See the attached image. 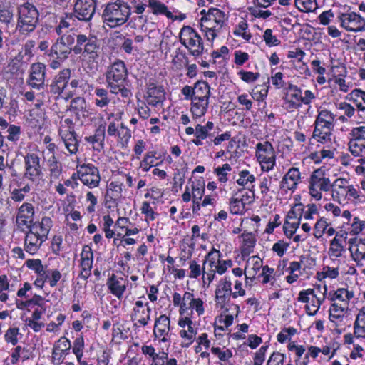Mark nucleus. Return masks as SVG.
Masks as SVG:
<instances>
[{"label":"nucleus","instance_id":"f257e3e1","mask_svg":"<svg viewBox=\"0 0 365 365\" xmlns=\"http://www.w3.org/2000/svg\"><path fill=\"white\" fill-rule=\"evenodd\" d=\"M76 55H81L87 68L92 70L94 64L98 63L100 57V45L96 36H87L85 34H78L76 38V45L73 47Z\"/></svg>","mask_w":365,"mask_h":365},{"label":"nucleus","instance_id":"f03ea898","mask_svg":"<svg viewBox=\"0 0 365 365\" xmlns=\"http://www.w3.org/2000/svg\"><path fill=\"white\" fill-rule=\"evenodd\" d=\"M52 227V220L44 217L41 222H35L26 233L24 238V250L34 255L39 250L43 242L47 240L48 235Z\"/></svg>","mask_w":365,"mask_h":365},{"label":"nucleus","instance_id":"7ed1b4c3","mask_svg":"<svg viewBox=\"0 0 365 365\" xmlns=\"http://www.w3.org/2000/svg\"><path fill=\"white\" fill-rule=\"evenodd\" d=\"M130 14L131 9L128 3L123 0H117L106 5L102 13V19L110 27H115L125 24Z\"/></svg>","mask_w":365,"mask_h":365},{"label":"nucleus","instance_id":"20e7f679","mask_svg":"<svg viewBox=\"0 0 365 365\" xmlns=\"http://www.w3.org/2000/svg\"><path fill=\"white\" fill-rule=\"evenodd\" d=\"M335 115L327 109L319 112L314 122L312 137L321 143H330L334 127Z\"/></svg>","mask_w":365,"mask_h":365},{"label":"nucleus","instance_id":"39448f33","mask_svg":"<svg viewBox=\"0 0 365 365\" xmlns=\"http://www.w3.org/2000/svg\"><path fill=\"white\" fill-rule=\"evenodd\" d=\"M39 14L35 6L24 3L18 7L16 30L21 34L33 32L38 22Z\"/></svg>","mask_w":365,"mask_h":365},{"label":"nucleus","instance_id":"423d86ee","mask_svg":"<svg viewBox=\"0 0 365 365\" xmlns=\"http://www.w3.org/2000/svg\"><path fill=\"white\" fill-rule=\"evenodd\" d=\"M200 21L201 29L205 32L207 39L213 41L224 26L225 14L218 9L211 8Z\"/></svg>","mask_w":365,"mask_h":365},{"label":"nucleus","instance_id":"0eeeda50","mask_svg":"<svg viewBox=\"0 0 365 365\" xmlns=\"http://www.w3.org/2000/svg\"><path fill=\"white\" fill-rule=\"evenodd\" d=\"M180 42L189 50L191 55L199 56L204 50L200 36L189 26H184L179 34Z\"/></svg>","mask_w":365,"mask_h":365},{"label":"nucleus","instance_id":"6e6552de","mask_svg":"<svg viewBox=\"0 0 365 365\" xmlns=\"http://www.w3.org/2000/svg\"><path fill=\"white\" fill-rule=\"evenodd\" d=\"M332 183L324 172L321 169L315 170L310 176L309 181V194L316 200L322 198V192L331 190Z\"/></svg>","mask_w":365,"mask_h":365},{"label":"nucleus","instance_id":"1a4fd4ad","mask_svg":"<svg viewBox=\"0 0 365 365\" xmlns=\"http://www.w3.org/2000/svg\"><path fill=\"white\" fill-rule=\"evenodd\" d=\"M74 42L75 37L73 35H63L51 46L48 55L53 58L65 61L73 51L71 46Z\"/></svg>","mask_w":365,"mask_h":365},{"label":"nucleus","instance_id":"9d476101","mask_svg":"<svg viewBox=\"0 0 365 365\" xmlns=\"http://www.w3.org/2000/svg\"><path fill=\"white\" fill-rule=\"evenodd\" d=\"M58 133L69 153L71 155L77 153L79 142L76 138L73 120L70 118L64 119L61 123Z\"/></svg>","mask_w":365,"mask_h":365},{"label":"nucleus","instance_id":"9b49d317","mask_svg":"<svg viewBox=\"0 0 365 365\" xmlns=\"http://www.w3.org/2000/svg\"><path fill=\"white\" fill-rule=\"evenodd\" d=\"M128 76V71L125 63L117 60L108 66L105 73L106 83L108 88L118 86L125 83Z\"/></svg>","mask_w":365,"mask_h":365},{"label":"nucleus","instance_id":"f8f14e48","mask_svg":"<svg viewBox=\"0 0 365 365\" xmlns=\"http://www.w3.org/2000/svg\"><path fill=\"white\" fill-rule=\"evenodd\" d=\"M78 178L89 188H95L99 185L101 176L97 167L91 163H83L77 165Z\"/></svg>","mask_w":365,"mask_h":365},{"label":"nucleus","instance_id":"ddd939ff","mask_svg":"<svg viewBox=\"0 0 365 365\" xmlns=\"http://www.w3.org/2000/svg\"><path fill=\"white\" fill-rule=\"evenodd\" d=\"M256 157L262 170L269 171L275 165V153L272 145L266 141L256 145Z\"/></svg>","mask_w":365,"mask_h":365},{"label":"nucleus","instance_id":"4468645a","mask_svg":"<svg viewBox=\"0 0 365 365\" xmlns=\"http://www.w3.org/2000/svg\"><path fill=\"white\" fill-rule=\"evenodd\" d=\"M24 178L31 181L38 182L43 175L41 159L36 153H28L24 158Z\"/></svg>","mask_w":365,"mask_h":365},{"label":"nucleus","instance_id":"2eb2a0df","mask_svg":"<svg viewBox=\"0 0 365 365\" xmlns=\"http://www.w3.org/2000/svg\"><path fill=\"white\" fill-rule=\"evenodd\" d=\"M349 135L351 138L348 145L350 153L356 157L365 155V125L353 128Z\"/></svg>","mask_w":365,"mask_h":365},{"label":"nucleus","instance_id":"dca6fc26","mask_svg":"<svg viewBox=\"0 0 365 365\" xmlns=\"http://www.w3.org/2000/svg\"><path fill=\"white\" fill-rule=\"evenodd\" d=\"M96 9L95 0H76L73 14L79 21L89 22L96 13Z\"/></svg>","mask_w":365,"mask_h":365},{"label":"nucleus","instance_id":"f3484780","mask_svg":"<svg viewBox=\"0 0 365 365\" xmlns=\"http://www.w3.org/2000/svg\"><path fill=\"white\" fill-rule=\"evenodd\" d=\"M46 65L42 63H34L29 70L27 84L32 88L41 90L45 85Z\"/></svg>","mask_w":365,"mask_h":365},{"label":"nucleus","instance_id":"a211bd4d","mask_svg":"<svg viewBox=\"0 0 365 365\" xmlns=\"http://www.w3.org/2000/svg\"><path fill=\"white\" fill-rule=\"evenodd\" d=\"M341 26L350 31H360L365 29V19L356 12L341 14L339 16Z\"/></svg>","mask_w":365,"mask_h":365},{"label":"nucleus","instance_id":"6ab92c4d","mask_svg":"<svg viewBox=\"0 0 365 365\" xmlns=\"http://www.w3.org/2000/svg\"><path fill=\"white\" fill-rule=\"evenodd\" d=\"M145 98L150 106H158L162 105L165 99V91L162 86L150 81L147 84Z\"/></svg>","mask_w":365,"mask_h":365},{"label":"nucleus","instance_id":"aec40b11","mask_svg":"<svg viewBox=\"0 0 365 365\" xmlns=\"http://www.w3.org/2000/svg\"><path fill=\"white\" fill-rule=\"evenodd\" d=\"M151 309L148 302L144 304L142 300H137L133 309L131 320L137 321L141 326L145 327L150 320Z\"/></svg>","mask_w":365,"mask_h":365},{"label":"nucleus","instance_id":"412c9836","mask_svg":"<svg viewBox=\"0 0 365 365\" xmlns=\"http://www.w3.org/2000/svg\"><path fill=\"white\" fill-rule=\"evenodd\" d=\"M34 215V208L31 203H24L18 210L16 223L20 227L31 229Z\"/></svg>","mask_w":365,"mask_h":365},{"label":"nucleus","instance_id":"4be33fe9","mask_svg":"<svg viewBox=\"0 0 365 365\" xmlns=\"http://www.w3.org/2000/svg\"><path fill=\"white\" fill-rule=\"evenodd\" d=\"M349 181L346 178H337L332 182L331 191L334 201L339 204H345L347 201Z\"/></svg>","mask_w":365,"mask_h":365},{"label":"nucleus","instance_id":"5701e85b","mask_svg":"<svg viewBox=\"0 0 365 365\" xmlns=\"http://www.w3.org/2000/svg\"><path fill=\"white\" fill-rule=\"evenodd\" d=\"M301 180L299 168L292 167L284 175L281 182V188L284 190H294Z\"/></svg>","mask_w":365,"mask_h":365},{"label":"nucleus","instance_id":"b1692460","mask_svg":"<svg viewBox=\"0 0 365 365\" xmlns=\"http://www.w3.org/2000/svg\"><path fill=\"white\" fill-rule=\"evenodd\" d=\"M127 284L126 279L117 277L115 274H112L107 281L110 292L119 299L122 298L126 289Z\"/></svg>","mask_w":365,"mask_h":365},{"label":"nucleus","instance_id":"393cba45","mask_svg":"<svg viewBox=\"0 0 365 365\" xmlns=\"http://www.w3.org/2000/svg\"><path fill=\"white\" fill-rule=\"evenodd\" d=\"M81 271L79 274L80 277L84 280L87 279L91 274V269L93 264V254L91 249L88 247H85L81 255Z\"/></svg>","mask_w":365,"mask_h":365},{"label":"nucleus","instance_id":"a878e982","mask_svg":"<svg viewBox=\"0 0 365 365\" xmlns=\"http://www.w3.org/2000/svg\"><path fill=\"white\" fill-rule=\"evenodd\" d=\"M123 183L120 180H113L108 184L105 195L107 202H115L122 197Z\"/></svg>","mask_w":365,"mask_h":365},{"label":"nucleus","instance_id":"bb28decb","mask_svg":"<svg viewBox=\"0 0 365 365\" xmlns=\"http://www.w3.org/2000/svg\"><path fill=\"white\" fill-rule=\"evenodd\" d=\"M109 88L96 87L93 89V101L98 108L107 107L111 102V97Z\"/></svg>","mask_w":365,"mask_h":365},{"label":"nucleus","instance_id":"cd10ccee","mask_svg":"<svg viewBox=\"0 0 365 365\" xmlns=\"http://www.w3.org/2000/svg\"><path fill=\"white\" fill-rule=\"evenodd\" d=\"M170 331V319L165 315H160L155 321L154 326V334L157 337H161L163 341H167V336Z\"/></svg>","mask_w":365,"mask_h":365},{"label":"nucleus","instance_id":"c85d7f7f","mask_svg":"<svg viewBox=\"0 0 365 365\" xmlns=\"http://www.w3.org/2000/svg\"><path fill=\"white\" fill-rule=\"evenodd\" d=\"M286 103L289 104V108H297L302 103V91L297 86L289 83Z\"/></svg>","mask_w":365,"mask_h":365},{"label":"nucleus","instance_id":"c756f323","mask_svg":"<svg viewBox=\"0 0 365 365\" xmlns=\"http://www.w3.org/2000/svg\"><path fill=\"white\" fill-rule=\"evenodd\" d=\"M70 76L71 70L69 68H65L60 71L56 76L55 81L51 85L53 91L58 94L62 93L67 86Z\"/></svg>","mask_w":365,"mask_h":365},{"label":"nucleus","instance_id":"7c9ffc66","mask_svg":"<svg viewBox=\"0 0 365 365\" xmlns=\"http://www.w3.org/2000/svg\"><path fill=\"white\" fill-rule=\"evenodd\" d=\"M220 256V251L212 248L207 255L206 261L209 262L210 267H215V272L222 274L226 272L227 268L223 262L219 260Z\"/></svg>","mask_w":365,"mask_h":365},{"label":"nucleus","instance_id":"2f4dec72","mask_svg":"<svg viewBox=\"0 0 365 365\" xmlns=\"http://www.w3.org/2000/svg\"><path fill=\"white\" fill-rule=\"evenodd\" d=\"M343 235L339 237L337 234L330 242V247L328 251L329 256L333 259V257L338 258L342 256L344 252V245H343Z\"/></svg>","mask_w":365,"mask_h":365},{"label":"nucleus","instance_id":"473e14b6","mask_svg":"<svg viewBox=\"0 0 365 365\" xmlns=\"http://www.w3.org/2000/svg\"><path fill=\"white\" fill-rule=\"evenodd\" d=\"M209 101L207 99L192 98L190 111L193 118H200L206 113L208 108Z\"/></svg>","mask_w":365,"mask_h":365},{"label":"nucleus","instance_id":"72a5a7b5","mask_svg":"<svg viewBox=\"0 0 365 365\" xmlns=\"http://www.w3.org/2000/svg\"><path fill=\"white\" fill-rule=\"evenodd\" d=\"M354 334L356 337L365 338V307L361 308L354 323Z\"/></svg>","mask_w":365,"mask_h":365},{"label":"nucleus","instance_id":"f704fd0d","mask_svg":"<svg viewBox=\"0 0 365 365\" xmlns=\"http://www.w3.org/2000/svg\"><path fill=\"white\" fill-rule=\"evenodd\" d=\"M349 250L351 257L357 262V264L364 266V262H365V240H360L355 247H351Z\"/></svg>","mask_w":365,"mask_h":365},{"label":"nucleus","instance_id":"c9c22d12","mask_svg":"<svg viewBox=\"0 0 365 365\" xmlns=\"http://www.w3.org/2000/svg\"><path fill=\"white\" fill-rule=\"evenodd\" d=\"M210 96V88L209 84L202 81H198L195 84L194 97L195 99H207L209 101Z\"/></svg>","mask_w":365,"mask_h":365},{"label":"nucleus","instance_id":"e433bc0d","mask_svg":"<svg viewBox=\"0 0 365 365\" xmlns=\"http://www.w3.org/2000/svg\"><path fill=\"white\" fill-rule=\"evenodd\" d=\"M261 267H262V259L257 256H252L248 260L245 270L246 278L254 277L257 272L259 271Z\"/></svg>","mask_w":365,"mask_h":365},{"label":"nucleus","instance_id":"4c0bfd02","mask_svg":"<svg viewBox=\"0 0 365 365\" xmlns=\"http://www.w3.org/2000/svg\"><path fill=\"white\" fill-rule=\"evenodd\" d=\"M247 202L244 198L237 197V194H235L230 201V212L234 215H242L245 212V205Z\"/></svg>","mask_w":365,"mask_h":365},{"label":"nucleus","instance_id":"58836bf2","mask_svg":"<svg viewBox=\"0 0 365 365\" xmlns=\"http://www.w3.org/2000/svg\"><path fill=\"white\" fill-rule=\"evenodd\" d=\"M48 169L51 180L58 179L62 174V165L57 160L55 155H52L48 160Z\"/></svg>","mask_w":365,"mask_h":365},{"label":"nucleus","instance_id":"ea45409f","mask_svg":"<svg viewBox=\"0 0 365 365\" xmlns=\"http://www.w3.org/2000/svg\"><path fill=\"white\" fill-rule=\"evenodd\" d=\"M148 6L152 9L153 14H165L168 19H175L173 14L168 10L167 6L158 0H149Z\"/></svg>","mask_w":365,"mask_h":365},{"label":"nucleus","instance_id":"a19ab883","mask_svg":"<svg viewBox=\"0 0 365 365\" xmlns=\"http://www.w3.org/2000/svg\"><path fill=\"white\" fill-rule=\"evenodd\" d=\"M105 138V126L100 125L98 129H96V133L93 135H90L85 138L86 141L92 145L98 144L100 147L103 146V142Z\"/></svg>","mask_w":365,"mask_h":365},{"label":"nucleus","instance_id":"79ce46f5","mask_svg":"<svg viewBox=\"0 0 365 365\" xmlns=\"http://www.w3.org/2000/svg\"><path fill=\"white\" fill-rule=\"evenodd\" d=\"M350 95L358 109L365 110V91L356 88L351 92Z\"/></svg>","mask_w":365,"mask_h":365},{"label":"nucleus","instance_id":"37998d69","mask_svg":"<svg viewBox=\"0 0 365 365\" xmlns=\"http://www.w3.org/2000/svg\"><path fill=\"white\" fill-rule=\"evenodd\" d=\"M20 358H21L23 361L29 359V352L26 348L17 346L11 354V363L13 364H16Z\"/></svg>","mask_w":365,"mask_h":365},{"label":"nucleus","instance_id":"c03bdc74","mask_svg":"<svg viewBox=\"0 0 365 365\" xmlns=\"http://www.w3.org/2000/svg\"><path fill=\"white\" fill-rule=\"evenodd\" d=\"M296 7L303 12L312 11L316 9L315 0H294Z\"/></svg>","mask_w":365,"mask_h":365},{"label":"nucleus","instance_id":"a18cd8bd","mask_svg":"<svg viewBox=\"0 0 365 365\" xmlns=\"http://www.w3.org/2000/svg\"><path fill=\"white\" fill-rule=\"evenodd\" d=\"M117 135L118 136L120 143L125 146L128 144L131 137V132L127 126L121 123Z\"/></svg>","mask_w":365,"mask_h":365},{"label":"nucleus","instance_id":"49530a36","mask_svg":"<svg viewBox=\"0 0 365 365\" xmlns=\"http://www.w3.org/2000/svg\"><path fill=\"white\" fill-rule=\"evenodd\" d=\"M14 19L13 10L9 6H0V21L8 25Z\"/></svg>","mask_w":365,"mask_h":365},{"label":"nucleus","instance_id":"de8ad7c7","mask_svg":"<svg viewBox=\"0 0 365 365\" xmlns=\"http://www.w3.org/2000/svg\"><path fill=\"white\" fill-rule=\"evenodd\" d=\"M7 133V140L11 142L16 143L20 138L21 129L20 126L10 125L8 127Z\"/></svg>","mask_w":365,"mask_h":365},{"label":"nucleus","instance_id":"09e8293b","mask_svg":"<svg viewBox=\"0 0 365 365\" xmlns=\"http://www.w3.org/2000/svg\"><path fill=\"white\" fill-rule=\"evenodd\" d=\"M26 265L28 268L34 270L41 277H43L46 274L41 261L38 259H28L26 262Z\"/></svg>","mask_w":365,"mask_h":365},{"label":"nucleus","instance_id":"8fccbe9b","mask_svg":"<svg viewBox=\"0 0 365 365\" xmlns=\"http://www.w3.org/2000/svg\"><path fill=\"white\" fill-rule=\"evenodd\" d=\"M231 166L228 163H225L222 167H217L214 169V173L218 177L221 182H225L227 180V172L231 170Z\"/></svg>","mask_w":365,"mask_h":365},{"label":"nucleus","instance_id":"3c124183","mask_svg":"<svg viewBox=\"0 0 365 365\" xmlns=\"http://www.w3.org/2000/svg\"><path fill=\"white\" fill-rule=\"evenodd\" d=\"M263 39L266 44L271 46H276L280 44V41L276 36L273 35V31L271 29H267L263 34Z\"/></svg>","mask_w":365,"mask_h":365},{"label":"nucleus","instance_id":"603ef678","mask_svg":"<svg viewBox=\"0 0 365 365\" xmlns=\"http://www.w3.org/2000/svg\"><path fill=\"white\" fill-rule=\"evenodd\" d=\"M299 225V220L294 222H289V220H287L283 225V230L284 235L287 237L291 238L296 232V230L298 229Z\"/></svg>","mask_w":365,"mask_h":365},{"label":"nucleus","instance_id":"864d4df0","mask_svg":"<svg viewBox=\"0 0 365 365\" xmlns=\"http://www.w3.org/2000/svg\"><path fill=\"white\" fill-rule=\"evenodd\" d=\"M255 180V177L250 174L247 170H243L239 173V178L237 180V183L239 185L245 186L248 182H253Z\"/></svg>","mask_w":365,"mask_h":365},{"label":"nucleus","instance_id":"5fc2aeb1","mask_svg":"<svg viewBox=\"0 0 365 365\" xmlns=\"http://www.w3.org/2000/svg\"><path fill=\"white\" fill-rule=\"evenodd\" d=\"M211 352L222 361H227L232 357V352L228 349L222 350L220 347H212Z\"/></svg>","mask_w":365,"mask_h":365},{"label":"nucleus","instance_id":"6e6d98bb","mask_svg":"<svg viewBox=\"0 0 365 365\" xmlns=\"http://www.w3.org/2000/svg\"><path fill=\"white\" fill-rule=\"evenodd\" d=\"M247 26V24L245 21H240L234 31V34L237 36H242L245 40L249 41L252 36L250 33L246 31Z\"/></svg>","mask_w":365,"mask_h":365},{"label":"nucleus","instance_id":"4d7b16f0","mask_svg":"<svg viewBox=\"0 0 365 365\" xmlns=\"http://www.w3.org/2000/svg\"><path fill=\"white\" fill-rule=\"evenodd\" d=\"M328 227L327 220L324 218L319 219L315 224L314 228V235L317 239L322 237Z\"/></svg>","mask_w":365,"mask_h":365},{"label":"nucleus","instance_id":"13d9d810","mask_svg":"<svg viewBox=\"0 0 365 365\" xmlns=\"http://www.w3.org/2000/svg\"><path fill=\"white\" fill-rule=\"evenodd\" d=\"M19 334V329L16 327L9 328L4 335L5 341L7 343H11L15 346L18 343V335Z\"/></svg>","mask_w":365,"mask_h":365},{"label":"nucleus","instance_id":"bf43d9fd","mask_svg":"<svg viewBox=\"0 0 365 365\" xmlns=\"http://www.w3.org/2000/svg\"><path fill=\"white\" fill-rule=\"evenodd\" d=\"M197 331L193 328L192 324H189L187 329H182L180 331V335L182 338H185L190 341L186 344L188 346L195 338Z\"/></svg>","mask_w":365,"mask_h":365},{"label":"nucleus","instance_id":"052dcab7","mask_svg":"<svg viewBox=\"0 0 365 365\" xmlns=\"http://www.w3.org/2000/svg\"><path fill=\"white\" fill-rule=\"evenodd\" d=\"M109 89L112 94L120 93L123 98H129L132 95L131 91L125 88V83H119L118 86H113Z\"/></svg>","mask_w":365,"mask_h":365},{"label":"nucleus","instance_id":"680f3d73","mask_svg":"<svg viewBox=\"0 0 365 365\" xmlns=\"http://www.w3.org/2000/svg\"><path fill=\"white\" fill-rule=\"evenodd\" d=\"M231 294L222 292L220 290H215L216 304L220 308H223L227 302L230 300Z\"/></svg>","mask_w":365,"mask_h":365},{"label":"nucleus","instance_id":"e2e57ef3","mask_svg":"<svg viewBox=\"0 0 365 365\" xmlns=\"http://www.w3.org/2000/svg\"><path fill=\"white\" fill-rule=\"evenodd\" d=\"M192 200H200L205 192V185L199 182L192 183Z\"/></svg>","mask_w":365,"mask_h":365},{"label":"nucleus","instance_id":"0e129e2a","mask_svg":"<svg viewBox=\"0 0 365 365\" xmlns=\"http://www.w3.org/2000/svg\"><path fill=\"white\" fill-rule=\"evenodd\" d=\"M141 213L146 216L148 220H154L156 213L153 211L148 202H143L140 207Z\"/></svg>","mask_w":365,"mask_h":365},{"label":"nucleus","instance_id":"69168bd1","mask_svg":"<svg viewBox=\"0 0 365 365\" xmlns=\"http://www.w3.org/2000/svg\"><path fill=\"white\" fill-rule=\"evenodd\" d=\"M327 145L324 146L319 152L321 159H331L334 157V148H333V143L331 141L330 143H325Z\"/></svg>","mask_w":365,"mask_h":365},{"label":"nucleus","instance_id":"338daca9","mask_svg":"<svg viewBox=\"0 0 365 365\" xmlns=\"http://www.w3.org/2000/svg\"><path fill=\"white\" fill-rule=\"evenodd\" d=\"M289 243L283 240H279L272 246V250L277 253L279 257H282L289 247Z\"/></svg>","mask_w":365,"mask_h":365},{"label":"nucleus","instance_id":"774afa93","mask_svg":"<svg viewBox=\"0 0 365 365\" xmlns=\"http://www.w3.org/2000/svg\"><path fill=\"white\" fill-rule=\"evenodd\" d=\"M284 355L279 352H274L270 356L267 365H283Z\"/></svg>","mask_w":365,"mask_h":365}]
</instances>
